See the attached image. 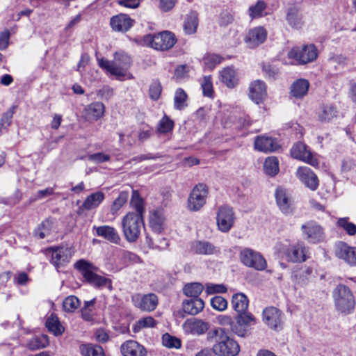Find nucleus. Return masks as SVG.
I'll return each mask as SVG.
<instances>
[{
    "label": "nucleus",
    "instance_id": "obj_1",
    "mask_svg": "<svg viewBox=\"0 0 356 356\" xmlns=\"http://www.w3.org/2000/svg\"><path fill=\"white\" fill-rule=\"evenodd\" d=\"M217 337L216 343L213 345L212 351L219 356H236L240 352L238 343L228 336L223 328H216L207 333L209 340Z\"/></svg>",
    "mask_w": 356,
    "mask_h": 356
},
{
    "label": "nucleus",
    "instance_id": "obj_2",
    "mask_svg": "<svg viewBox=\"0 0 356 356\" xmlns=\"http://www.w3.org/2000/svg\"><path fill=\"white\" fill-rule=\"evenodd\" d=\"M279 253L281 257L292 263L304 262L309 257V249L302 242L281 243Z\"/></svg>",
    "mask_w": 356,
    "mask_h": 356
},
{
    "label": "nucleus",
    "instance_id": "obj_3",
    "mask_svg": "<svg viewBox=\"0 0 356 356\" xmlns=\"http://www.w3.org/2000/svg\"><path fill=\"white\" fill-rule=\"evenodd\" d=\"M144 228L143 217L140 214L129 212L122 220V229L127 241L133 243L138 238Z\"/></svg>",
    "mask_w": 356,
    "mask_h": 356
},
{
    "label": "nucleus",
    "instance_id": "obj_4",
    "mask_svg": "<svg viewBox=\"0 0 356 356\" xmlns=\"http://www.w3.org/2000/svg\"><path fill=\"white\" fill-rule=\"evenodd\" d=\"M333 298L337 309L341 313L349 314L355 308V298L350 289L339 284L333 291Z\"/></svg>",
    "mask_w": 356,
    "mask_h": 356
},
{
    "label": "nucleus",
    "instance_id": "obj_5",
    "mask_svg": "<svg viewBox=\"0 0 356 356\" xmlns=\"http://www.w3.org/2000/svg\"><path fill=\"white\" fill-rule=\"evenodd\" d=\"M74 266L81 273L84 279L91 284L102 286L106 285L109 282L107 278L96 274L97 268L92 263L85 259L78 260Z\"/></svg>",
    "mask_w": 356,
    "mask_h": 356
},
{
    "label": "nucleus",
    "instance_id": "obj_6",
    "mask_svg": "<svg viewBox=\"0 0 356 356\" xmlns=\"http://www.w3.org/2000/svg\"><path fill=\"white\" fill-rule=\"evenodd\" d=\"M240 260L245 266L257 270H263L267 266L266 259L259 252L248 248L241 251Z\"/></svg>",
    "mask_w": 356,
    "mask_h": 356
},
{
    "label": "nucleus",
    "instance_id": "obj_7",
    "mask_svg": "<svg viewBox=\"0 0 356 356\" xmlns=\"http://www.w3.org/2000/svg\"><path fill=\"white\" fill-rule=\"evenodd\" d=\"M288 56L295 59L299 64H306L316 59L318 50L314 44H307L301 49L298 47L291 49L288 53Z\"/></svg>",
    "mask_w": 356,
    "mask_h": 356
},
{
    "label": "nucleus",
    "instance_id": "obj_8",
    "mask_svg": "<svg viewBox=\"0 0 356 356\" xmlns=\"http://www.w3.org/2000/svg\"><path fill=\"white\" fill-rule=\"evenodd\" d=\"M208 193V187L205 184H197L188 198V209L193 211H199L205 204Z\"/></svg>",
    "mask_w": 356,
    "mask_h": 356
},
{
    "label": "nucleus",
    "instance_id": "obj_9",
    "mask_svg": "<svg viewBox=\"0 0 356 356\" xmlns=\"http://www.w3.org/2000/svg\"><path fill=\"white\" fill-rule=\"evenodd\" d=\"M147 41L150 46L157 50L165 51L172 48L176 43L175 35L169 31H163L157 35H148Z\"/></svg>",
    "mask_w": 356,
    "mask_h": 356
},
{
    "label": "nucleus",
    "instance_id": "obj_10",
    "mask_svg": "<svg viewBox=\"0 0 356 356\" xmlns=\"http://www.w3.org/2000/svg\"><path fill=\"white\" fill-rule=\"evenodd\" d=\"M217 225L222 232H228L235 222L233 209L227 205L220 206L216 213Z\"/></svg>",
    "mask_w": 356,
    "mask_h": 356
},
{
    "label": "nucleus",
    "instance_id": "obj_11",
    "mask_svg": "<svg viewBox=\"0 0 356 356\" xmlns=\"http://www.w3.org/2000/svg\"><path fill=\"white\" fill-rule=\"evenodd\" d=\"M304 238L310 243H318L323 241L325 234L323 228L316 222L310 220L301 226Z\"/></svg>",
    "mask_w": 356,
    "mask_h": 356
},
{
    "label": "nucleus",
    "instance_id": "obj_12",
    "mask_svg": "<svg viewBox=\"0 0 356 356\" xmlns=\"http://www.w3.org/2000/svg\"><path fill=\"white\" fill-rule=\"evenodd\" d=\"M47 252L48 254H51V262L56 268L68 263L72 257L71 249L67 246L50 247Z\"/></svg>",
    "mask_w": 356,
    "mask_h": 356
},
{
    "label": "nucleus",
    "instance_id": "obj_13",
    "mask_svg": "<svg viewBox=\"0 0 356 356\" xmlns=\"http://www.w3.org/2000/svg\"><path fill=\"white\" fill-rule=\"evenodd\" d=\"M335 256L352 266H356V247L339 241L335 245Z\"/></svg>",
    "mask_w": 356,
    "mask_h": 356
},
{
    "label": "nucleus",
    "instance_id": "obj_14",
    "mask_svg": "<svg viewBox=\"0 0 356 356\" xmlns=\"http://www.w3.org/2000/svg\"><path fill=\"white\" fill-rule=\"evenodd\" d=\"M131 300L135 307L145 312L154 311L159 303L158 298L154 293L146 295L138 293L133 296Z\"/></svg>",
    "mask_w": 356,
    "mask_h": 356
},
{
    "label": "nucleus",
    "instance_id": "obj_15",
    "mask_svg": "<svg viewBox=\"0 0 356 356\" xmlns=\"http://www.w3.org/2000/svg\"><path fill=\"white\" fill-rule=\"evenodd\" d=\"M291 155L292 157L303 161L312 166H316L318 165V161L316 159L307 146L301 142H298L295 144L291 149Z\"/></svg>",
    "mask_w": 356,
    "mask_h": 356
},
{
    "label": "nucleus",
    "instance_id": "obj_16",
    "mask_svg": "<svg viewBox=\"0 0 356 356\" xmlns=\"http://www.w3.org/2000/svg\"><path fill=\"white\" fill-rule=\"evenodd\" d=\"M182 327L187 334L200 336L207 332L209 323L200 318H191L185 321Z\"/></svg>",
    "mask_w": 356,
    "mask_h": 356
},
{
    "label": "nucleus",
    "instance_id": "obj_17",
    "mask_svg": "<svg viewBox=\"0 0 356 356\" xmlns=\"http://www.w3.org/2000/svg\"><path fill=\"white\" fill-rule=\"evenodd\" d=\"M131 63V58L124 52H117L113 61V75L119 79L123 78Z\"/></svg>",
    "mask_w": 356,
    "mask_h": 356
},
{
    "label": "nucleus",
    "instance_id": "obj_18",
    "mask_svg": "<svg viewBox=\"0 0 356 356\" xmlns=\"http://www.w3.org/2000/svg\"><path fill=\"white\" fill-rule=\"evenodd\" d=\"M263 321L271 329L277 330L282 324V312L275 307H268L263 311Z\"/></svg>",
    "mask_w": 356,
    "mask_h": 356
},
{
    "label": "nucleus",
    "instance_id": "obj_19",
    "mask_svg": "<svg viewBox=\"0 0 356 356\" xmlns=\"http://www.w3.org/2000/svg\"><path fill=\"white\" fill-rule=\"evenodd\" d=\"M275 200L277 205L284 214L291 213L293 211V203L290 194L286 189L279 187L275 191Z\"/></svg>",
    "mask_w": 356,
    "mask_h": 356
},
{
    "label": "nucleus",
    "instance_id": "obj_20",
    "mask_svg": "<svg viewBox=\"0 0 356 356\" xmlns=\"http://www.w3.org/2000/svg\"><path fill=\"white\" fill-rule=\"evenodd\" d=\"M267 32L261 26L250 29L244 38L247 46L250 48H254L262 44L266 39Z\"/></svg>",
    "mask_w": 356,
    "mask_h": 356
},
{
    "label": "nucleus",
    "instance_id": "obj_21",
    "mask_svg": "<svg viewBox=\"0 0 356 356\" xmlns=\"http://www.w3.org/2000/svg\"><path fill=\"white\" fill-rule=\"evenodd\" d=\"M296 175L307 187L312 191L317 189L318 186V179L309 168L300 167L297 170Z\"/></svg>",
    "mask_w": 356,
    "mask_h": 356
},
{
    "label": "nucleus",
    "instance_id": "obj_22",
    "mask_svg": "<svg viewBox=\"0 0 356 356\" xmlns=\"http://www.w3.org/2000/svg\"><path fill=\"white\" fill-rule=\"evenodd\" d=\"M120 350L123 356H146L147 352L143 346L134 340H129L121 345Z\"/></svg>",
    "mask_w": 356,
    "mask_h": 356
},
{
    "label": "nucleus",
    "instance_id": "obj_23",
    "mask_svg": "<svg viewBox=\"0 0 356 356\" xmlns=\"http://www.w3.org/2000/svg\"><path fill=\"white\" fill-rule=\"evenodd\" d=\"M105 106L103 103L96 102L87 105L83 110V115L86 120L97 121L104 113Z\"/></svg>",
    "mask_w": 356,
    "mask_h": 356
},
{
    "label": "nucleus",
    "instance_id": "obj_24",
    "mask_svg": "<svg viewBox=\"0 0 356 356\" xmlns=\"http://www.w3.org/2000/svg\"><path fill=\"white\" fill-rule=\"evenodd\" d=\"M266 96V83L261 80L253 81L249 87V97L256 104H259Z\"/></svg>",
    "mask_w": 356,
    "mask_h": 356
},
{
    "label": "nucleus",
    "instance_id": "obj_25",
    "mask_svg": "<svg viewBox=\"0 0 356 356\" xmlns=\"http://www.w3.org/2000/svg\"><path fill=\"white\" fill-rule=\"evenodd\" d=\"M255 149L260 152H270L277 150L280 145L277 140L266 136H259L254 140Z\"/></svg>",
    "mask_w": 356,
    "mask_h": 356
},
{
    "label": "nucleus",
    "instance_id": "obj_26",
    "mask_svg": "<svg viewBox=\"0 0 356 356\" xmlns=\"http://www.w3.org/2000/svg\"><path fill=\"white\" fill-rule=\"evenodd\" d=\"M133 22L127 15L119 14L111 19L110 24L113 31L126 32L133 26Z\"/></svg>",
    "mask_w": 356,
    "mask_h": 356
},
{
    "label": "nucleus",
    "instance_id": "obj_27",
    "mask_svg": "<svg viewBox=\"0 0 356 356\" xmlns=\"http://www.w3.org/2000/svg\"><path fill=\"white\" fill-rule=\"evenodd\" d=\"M191 250L197 254L211 255L220 252L219 249L207 241H195L191 245Z\"/></svg>",
    "mask_w": 356,
    "mask_h": 356
},
{
    "label": "nucleus",
    "instance_id": "obj_28",
    "mask_svg": "<svg viewBox=\"0 0 356 356\" xmlns=\"http://www.w3.org/2000/svg\"><path fill=\"white\" fill-rule=\"evenodd\" d=\"M94 229H96V233L99 236L103 237L111 243L115 244L120 243L121 241L120 236L114 227L108 225H103L97 227H94Z\"/></svg>",
    "mask_w": 356,
    "mask_h": 356
},
{
    "label": "nucleus",
    "instance_id": "obj_29",
    "mask_svg": "<svg viewBox=\"0 0 356 356\" xmlns=\"http://www.w3.org/2000/svg\"><path fill=\"white\" fill-rule=\"evenodd\" d=\"M149 225L152 230L156 233H161L165 227V217L163 211L156 209L149 216Z\"/></svg>",
    "mask_w": 356,
    "mask_h": 356
},
{
    "label": "nucleus",
    "instance_id": "obj_30",
    "mask_svg": "<svg viewBox=\"0 0 356 356\" xmlns=\"http://www.w3.org/2000/svg\"><path fill=\"white\" fill-rule=\"evenodd\" d=\"M204 302L201 298H191L186 300L182 303L184 313L189 315H197L203 310Z\"/></svg>",
    "mask_w": 356,
    "mask_h": 356
},
{
    "label": "nucleus",
    "instance_id": "obj_31",
    "mask_svg": "<svg viewBox=\"0 0 356 356\" xmlns=\"http://www.w3.org/2000/svg\"><path fill=\"white\" fill-rule=\"evenodd\" d=\"M309 88V83L307 80L298 79L291 86V94L295 98L301 99L307 94Z\"/></svg>",
    "mask_w": 356,
    "mask_h": 356
},
{
    "label": "nucleus",
    "instance_id": "obj_32",
    "mask_svg": "<svg viewBox=\"0 0 356 356\" xmlns=\"http://www.w3.org/2000/svg\"><path fill=\"white\" fill-rule=\"evenodd\" d=\"M286 19L288 24L293 29H299L303 24L302 16L296 7L289 8Z\"/></svg>",
    "mask_w": 356,
    "mask_h": 356
},
{
    "label": "nucleus",
    "instance_id": "obj_33",
    "mask_svg": "<svg viewBox=\"0 0 356 356\" xmlns=\"http://www.w3.org/2000/svg\"><path fill=\"white\" fill-rule=\"evenodd\" d=\"M199 20L198 15L195 11H191L187 15L183 25L184 31L186 34H194L197 31Z\"/></svg>",
    "mask_w": 356,
    "mask_h": 356
},
{
    "label": "nucleus",
    "instance_id": "obj_34",
    "mask_svg": "<svg viewBox=\"0 0 356 356\" xmlns=\"http://www.w3.org/2000/svg\"><path fill=\"white\" fill-rule=\"evenodd\" d=\"M232 304L234 309L237 313H241L247 311L249 300L244 293H238L232 296Z\"/></svg>",
    "mask_w": 356,
    "mask_h": 356
},
{
    "label": "nucleus",
    "instance_id": "obj_35",
    "mask_svg": "<svg viewBox=\"0 0 356 356\" xmlns=\"http://www.w3.org/2000/svg\"><path fill=\"white\" fill-rule=\"evenodd\" d=\"M104 194L98 191L88 195L83 203V207L86 210H92L96 209L104 200Z\"/></svg>",
    "mask_w": 356,
    "mask_h": 356
},
{
    "label": "nucleus",
    "instance_id": "obj_36",
    "mask_svg": "<svg viewBox=\"0 0 356 356\" xmlns=\"http://www.w3.org/2000/svg\"><path fill=\"white\" fill-rule=\"evenodd\" d=\"M220 79L228 88H234L238 84V78L235 70L230 67L224 68L220 72Z\"/></svg>",
    "mask_w": 356,
    "mask_h": 356
},
{
    "label": "nucleus",
    "instance_id": "obj_37",
    "mask_svg": "<svg viewBox=\"0 0 356 356\" xmlns=\"http://www.w3.org/2000/svg\"><path fill=\"white\" fill-rule=\"evenodd\" d=\"M96 299L93 298L89 301H85L84 305L81 309V317L86 321H92L95 315Z\"/></svg>",
    "mask_w": 356,
    "mask_h": 356
},
{
    "label": "nucleus",
    "instance_id": "obj_38",
    "mask_svg": "<svg viewBox=\"0 0 356 356\" xmlns=\"http://www.w3.org/2000/svg\"><path fill=\"white\" fill-rule=\"evenodd\" d=\"M46 327L49 331L55 335H60L64 332V328L60 324L56 316L51 314L46 321Z\"/></svg>",
    "mask_w": 356,
    "mask_h": 356
},
{
    "label": "nucleus",
    "instance_id": "obj_39",
    "mask_svg": "<svg viewBox=\"0 0 356 356\" xmlns=\"http://www.w3.org/2000/svg\"><path fill=\"white\" fill-rule=\"evenodd\" d=\"M312 273L311 267H305L295 270L293 277L298 284H304L309 280Z\"/></svg>",
    "mask_w": 356,
    "mask_h": 356
},
{
    "label": "nucleus",
    "instance_id": "obj_40",
    "mask_svg": "<svg viewBox=\"0 0 356 356\" xmlns=\"http://www.w3.org/2000/svg\"><path fill=\"white\" fill-rule=\"evenodd\" d=\"M264 170L266 174L275 176L279 172L278 159L275 156L268 157L264 164Z\"/></svg>",
    "mask_w": 356,
    "mask_h": 356
},
{
    "label": "nucleus",
    "instance_id": "obj_41",
    "mask_svg": "<svg viewBox=\"0 0 356 356\" xmlns=\"http://www.w3.org/2000/svg\"><path fill=\"white\" fill-rule=\"evenodd\" d=\"M81 352L83 356H105L103 348L99 345H83Z\"/></svg>",
    "mask_w": 356,
    "mask_h": 356
},
{
    "label": "nucleus",
    "instance_id": "obj_42",
    "mask_svg": "<svg viewBox=\"0 0 356 356\" xmlns=\"http://www.w3.org/2000/svg\"><path fill=\"white\" fill-rule=\"evenodd\" d=\"M157 323L152 316L139 319L132 327L133 332L137 333L144 328L154 327Z\"/></svg>",
    "mask_w": 356,
    "mask_h": 356
},
{
    "label": "nucleus",
    "instance_id": "obj_43",
    "mask_svg": "<svg viewBox=\"0 0 356 356\" xmlns=\"http://www.w3.org/2000/svg\"><path fill=\"white\" fill-rule=\"evenodd\" d=\"M204 286L198 282L187 284L184 287V293L188 297L199 298V295L202 292Z\"/></svg>",
    "mask_w": 356,
    "mask_h": 356
},
{
    "label": "nucleus",
    "instance_id": "obj_44",
    "mask_svg": "<svg viewBox=\"0 0 356 356\" xmlns=\"http://www.w3.org/2000/svg\"><path fill=\"white\" fill-rule=\"evenodd\" d=\"M337 225L343 229L349 236L356 234V225L349 221L348 218H341L337 220Z\"/></svg>",
    "mask_w": 356,
    "mask_h": 356
},
{
    "label": "nucleus",
    "instance_id": "obj_45",
    "mask_svg": "<svg viewBox=\"0 0 356 356\" xmlns=\"http://www.w3.org/2000/svg\"><path fill=\"white\" fill-rule=\"evenodd\" d=\"M187 97V94L182 88L177 89L174 97L175 108L178 110L183 109L186 106L185 102Z\"/></svg>",
    "mask_w": 356,
    "mask_h": 356
},
{
    "label": "nucleus",
    "instance_id": "obj_46",
    "mask_svg": "<svg viewBox=\"0 0 356 356\" xmlns=\"http://www.w3.org/2000/svg\"><path fill=\"white\" fill-rule=\"evenodd\" d=\"M131 206L136 209L134 214H140L142 216L144 213L143 202L137 191H134L130 201Z\"/></svg>",
    "mask_w": 356,
    "mask_h": 356
},
{
    "label": "nucleus",
    "instance_id": "obj_47",
    "mask_svg": "<svg viewBox=\"0 0 356 356\" xmlns=\"http://www.w3.org/2000/svg\"><path fill=\"white\" fill-rule=\"evenodd\" d=\"M80 305L79 300L74 296H70L65 298L63 307L65 312H72Z\"/></svg>",
    "mask_w": 356,
    "mask_h": 356
},
{
    "label": "nucleus",
    "instance_id": "obj_48",
    "mask_svg": "<svg viewBox=\"0 0 356 356\" xmlns=\"http://www.w3.org/2000/svg\"><path fill=\"white\" fill-rule=\"evenodd\" d=\"M266 8V4L263 1H258L255 5L249 7V15L252 18L260 17Z\"/></svg>",
    "mask_w": 356,
    "mask_h": 356
},
{
    "label": "nucleus",
    "instance_id": "obj_49",
    "mask_svg": "<svg viewBox=\"0 0 356 356\" xmlns=\"http://www.w3.org/2000/svg\"><path fill=\"white\" fill-rule=\"evenodd\" d=\"M162 342L163 346L170 348H179L181 347V341L179 339L171 336L170 334L165 333L163 335Z\"/></svg>",
    "mask_w": 356,
    "mask_h": 356
},
{
    "label": "nucleus",
    "instance_id": "obj_50",
    "mask_svg": "<svg viewBox=\"0 0 356 356\" xmlns=\"http://www.w3.org/2000/svg\"><path fill=\"white\" fill-rule=\"evenodd\" d=\"M51 227L52 222L50 220L47 219L38 227V229L35 231V234L39 237V238L42 239L50 234Z\"/></svg>",
    "mask_w": 356,
    "mask_h": 356
},
{
    "label": "nucleus",
    "instance_id": "obj_51",
    "mask_svg": "<svg viewBox=\"0 0 356 356\" xmlns=\"http://www.w3.org/2000/svg\"><path fill=\"white\" fill-rule=\"evenodd\" d=\"M48 339L46 336L36 337L29 342V347L31 350H37L47 346Z\"/></svg>",
    "mask_w": 356,
    "mask_h": 356
},
{
    "label": "nucleus",
    "instance_id": "obj_52",
    "mask_svg": "<svg viewBox=\"0 0 356 356\" xmlns=\"http://www.w3.org/2000/svg\"><path fill=\"white\" fill-rule=\"evenodd\" d=\"M236 320H238V323H242L248 329L250 325L256 323L255 318L250 313L247 312L238 313V316H236Z\"/></svg>",
    "mask_w": 356,
    "mask_h": 356
},
{
    "label": "nucleus",
    "instance_id": "obj_53",
    "mask_svg": "<svg viewBox=\"0 0 356 356\" xmlns=\"http://www.w3.org/2000/svg\"><path fill=\"white\" fill-rule=\"evenodd\" d=\"M227 300L222 296H216L211 299V305L216 310L222 312L227 308Z\"/></svg>",
    "mask_w": 356,
    "mask_h": 356
},
{
    "label": "nucleus",
    "instance_id": "obj_54",
    "mask_svg": "<svg viewBox=\"0 0 356 356\" xmlns=\"http://www.w3.org/2000/svg\"><path fill=\"white\" fill-rule=\"evenodd\" d=\"M221 57L217 54H207L203 58V63L204 65L209 69H213L215 66L221 62Z\"/></svg>",
    "mask_w": 356,
    "mask_h": 356
},
{
    "label": "nucleus",
    "instance_id": "obj_55",
    "mask_svg": "<svg viewBox=\"0 0 356 356\" xmlns=\"http://www.w3.org/2000/svg\"><path fill=\"white\" fill-rule=\"evenodd\" d=\"M202 92L204 96L211 97L213 94V88L211 76H205L201 83Z\"/></svg>",
    "mask_w": 356,
    "mask_h": 356
},
{
    "label": "nucleus",
    "instance_id": "obj_56",
    "mask_svg": "<svg viewBox=\"0 0 356 356\" xmlns=\"http://www.w3.org/2000/svg\"><path fill=\"white\" fill-rule=\"evenodd\" d=\"M128 193L122 192L120 193L118 197L113 202L111 211L113 213H116L127 201Z\"/></svg>",
    "mask_w": 356,
    "mask_h": 356
},
{
    "label": "nucleus",
    "instance_id": "obj_57",
    "mask_svg": "<svg viewBox=\"0 0 356 356\" xmlns=\"http://www.w3.org/2000/svg\"><path fill=\"white\" fill-rule=\"evenodd\" d=\"M227 291V287L222 284L208 283L206 284L205 291L207 294L224 293Z\"/></svg>",
    "mask_w": 356,
    "mask_h": 356
},
{
    "label": "nucleus",
    "instance_id": "obj_58",
    "mask_svg": "<svg viewBox=\"0 0 356 356\" xmlns=\"http://www.w3.org/2000/svg\"><path fill=\"white\" fill-rule=\"evenodd\" d=\"M231 331L241 337H245L249 334V329L242 323H238V320H236V322H234Z\"/></svg>",
    "mask_w": 356,
    "mask_h": 356
},
{
    "label": "nucleus",
    "instance_id": "obj_59",
    "mask_svg": "<svg viewBox=\"0 0 356 356\" xmlns=\"http://www.w3.org/2000/svg\"><path fill=\"white\" fill-rule=\"evenodd\" d=\"M174 127V122L167 116H164L159 122L158 131L160 133H168Z\"/></svg>",
    "mask_w": 356,
    "mask_h": 356
},
{
    "label": "nucleus",
    "instance_id": "obj_60",
    "mask_svg": "<svg viewBox=\"0 0 356 356\" xmlns=\"http://www.w3.org/2000/svg\"><path fill=\"white\" fill-rule=\"evenodd\" d=\"M15 106H13L8 111H6L1 117L0 121V129L6 128L11 124L12 118L15 113Z\"/></svg>",
    "mask_w": 356,
    "mask_h": 356
},
{
    "label": "nucleus",
    "instance_id": "obj_61",
    "mask_svg": "<svg viewBox=\"0 0 356 356\" xmlns=\"http://www.w3.org/2000/svg\"><path fill=\"white\" fill-rule=\"evenodd\" d=\"M234 19V15L231 11L224 10L219 16V24L225 26L232 24Z\"/></svg>",
    "mask_w": 356,
    "mask_h": 356
},
{
    "label": "nucleus",
    "instance_id": "obj_62",
    "mask_svg": "<svg viewBox=\"0 0 356 356\" xmlns=\"http://www.w3.org/2000/svg\"><path fill=\"white\" fill-rule=\"evenodd\" d=\"M161 86L159 81H154L149 86V96L153 100H157L161 93Z\"/></svg>",
    "mask_w": 356,
    "mask_h": 356
},
{
    "label": "nucleus",
    "instance_id": "obj_63",
    "mask_svg": "<svg viewBox=\"0 0 356 356\" xmlns=\"http://www.w3.org/2000/svg\"><path fill=\"white\" fill-rule=\"evenodd\" d=\"M336 111L332 106H326L323 108L320 118L324 121H329L335 116Z\"/></svg>",
    "mask_w": 356,
    "mask_h": 356
},
{
    "label": "nucleus",
    "instance_id": "obj_64",
    "mask_svg": "<svg viewBox=\"0 0 356 356\" xmlns=\"http://www.w3.org/2000/svg\"><path fill=\"white\" fill-rule=\"evenodd\" d=\"M88 159L96 163H101L105 161H108L110 159V156L108 154H105L102 152L91 154L88 156Z\"/></svg>",
    "mask_w": 356,
    "mask_h": 356
}]
</instances>
